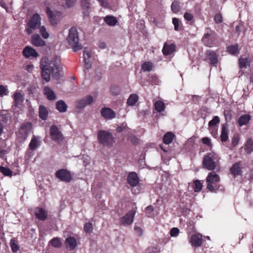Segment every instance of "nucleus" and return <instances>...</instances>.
Returning a JSON list of instances; mask_svg holds the SVG:
<instances>
[{
  "label": "nucleus",
  "mask_w": 253,
  "mask_h": 253,
  "mask_svg": "<svg viewBox=\"0 0 253 253\" xmlns=\"http://www.w3.org/2000/svg\"><path fill=\"white\" fill-rule=\"evenodd\" d=\"M220 177L214 171L210 172L206 178L207 188L212 193L223 191L224 187L219 184Z\"/></svg>",
  "instance_id": "obj_2"
},
{
  "label": "nucleus",
  "mask_w": 253,
  "mask_h": 253,
  "mask_svg": "<svg viewBox=\"0 0 253 253\" xmlns=\"http://www.w3.org/2000/svg\"><path fill=\"white\" fill-rule=\"evenodd\" d=\"M50 134L52 140L60 142L63 139V136L59 131L58 128L55 125L51 126L50 128Z\"/></svg>",
  "instance_id": "obj_11"
},
{
  "label": "nucleus",
  "mask_w": 253,
  "mask_h": 253,
  "mask_svg": "<svg viewBox=\"0 0 253 253\" xmlns=\"http://www.w3.org/2000/svg\"><path fill=\"white\" fill-rule=\"evenodd\" d=\"M35 214L37 218L41 220H45L47 216L46 210L42 208H37L35 210Z\"/></svg>",
  "instance_id": "obj_20"
},
{
  "label": "nucleus",
  "mask_w": 253,
  "mask_h": 253,
  "mask_svg": "<svg viewBox=\"0 0 253 253\" xmlns=\"http://www.w3.org/2000/svg\"><path fill=\"white\" fill-rule=\"evenodd\" d=\"M48 111L45 107L41 105L39 107V116L42 120H46L48 116Z\"/></svg>",
  "instance_id": "obj_31"
},
{
  "label": "nucleus",
  "mask_w": 253,
  "mask_h": 253,
  "mask_svg": "<svg viewBox=\"0 0 253 253\" xmlns=\"http://www.w3.org/2000/svg\"><path fill=\"white\" fill-rule=\"evenodd\" d=\"M219 157L213 152L208 153L203 158V165L209 170H214L218 163Z\"/></svg>",
  "instance_id": "obj_3"
},
{
  "label": "nucleus",
  "mask_w": 253,
  "mask_h": 253,
  "mask_svg": "<svg viewBox=\"0 0 253 253\" xmlns=\"http://www.w3.org/2000/svg\"><path fill=\"white\" fill-rule=\"evenodd\" d=\"M8 117L6 115L0 114V135L3 130V125L7 123Z\"/></svg>",
  "instance_id": "obj_36"
},
{
  "label": "nucleus",
  "mask_w": 253,
  "mask_h": 253,
  "mask_svg": "<svg viewBox=\"0 0 253 253\" xmlns=\"http://www.w3.org/2000/svg\"><path fill=\"white\" fill-rule=\"evenodd\" d=\"M110 90L114 95H117L120 93V90L119 87L113 85L111 87Z\"/></svg>",
  "instance_id": "obj_49"
},
{
  "label": "nucleus",
  "mask_w": 253,
  "mask_h": 253,
  "mask_svg": "<svg viewBox=\"0 0 253 253\" xmlns=\"http://www.w3.org/2000/svg\"><path fill=\"white\" fill-rule=\"evenodd\" d=\"M99 143L104 146H111L113 144V137L110 132L105 130H99L97 134Z\"/></svg>",
  "instance_id": "obj_5"
},
{
  "label": "nucleus",
  "mask_w": 253,
  "mask_h": 253,
  "mask_svg": "<svg viewBox=\"0 0 253 253\" xmlns=\"http://www.w3.org/2000/svg\"><path fill=\"white\" fill-rule=\"evenodd\" d=\"M217 38L218 36L216 33L211 31L210 33H206L204 35L202 41L207 46L212 47L215 45Z\"/></svg>",
  "instance_id": "obj_8"
},
{
  "label": "nucleus",
  "mask_w": 253,
  "mask_h": 253,
  "mask_svg": "<svg viewBox=\"0 0 253 253\" xmlns=\"http://www.w3.org/2000/svg\"><path fill=\"white\" fill-rule=\"evenodd\" d=\"M84 230L86 233H90L92 230V225L91 223H86L84 226Z\"/></svg>",
  "instance_id": "obj_54"
},
{
  "label": "nucleus",
  "mask_w": 253,
  "mask_h": 253,
  "mask_svg": "<svg viewBox=\"0 0 253 253\" xmlns=\"http://www.w3.org/2000/svg\"><path fill=\"white\" fill-rule=\"evenodd\" d=\"M90 1L89 0H81V6L85 16H88L90 9Z\"/></svg>",
  "instance_id": "obj_23"
},
{
  "label": "nucleus",
  "mask_w": 253,
  "mask_h": 253,
  "mask_svg": "<svg viewBox=\"0 0 253 253\" xmlns=\"http://www.w3.org/2000/svg\"><path fill=\"white\" fill-rule=\"evenodd\" d=\"M76 2V0H66V5L68 7H71L74 5Z\"/></svg>",
  "instance_id": "obj_62"
},
{
  "label": "nucleus",
  "mask_w": 253,
  "mask_h": 253,
  "mask_svg": "<svg viewBox=\"0 0 253 253\" xmlns=\"http://www.w3.org/2000/svg\"><path fill=\"white\" fill-rule=\"evenodd\" d=\"M220 137L222 142H225L228 139V129L227 124H223L222 126Z\"/></svg>",
  "instance_id": "obj_27"
},
{
  "label": "nucleus",
  "mask_w": 253,
  "mask_h": 253,
  "mask_svg": "<svg viewBox=\"0 0 253 253\" xmlns=\"http://www.w3.org/2000/svg\"><path fill=\"white\" fill-rule=\"evenodd\" d=\"M172 23L174 25V28L175 31L179 30V21L178 18H173Z\"/></svg>",
  "instance_id": "obj_53"
},
{
  "label": "nucleus",
  "mask_w": 253,
  "mask_h": 253,
  "mask_svg": "<svg viewBox=\"0 0 253 253\" xmlns=\"http://www.w3.org/2000/svg\"><path fill=\"white\" fill-rule=\"evenodd\" d=\"M155 108L158 112L160 113L165 110V104L163 101L158 100L155 103Z\"/></svg>",
  "instance_id": "obj_37"
},
{
  "label": "nucleus",
  "mask_w": 253,
  "mask_h": 253,
  "mask_svg": "<svg viewBox=\"0 0 253 253\" xmlns=\"http://www.w3.org/2000/svg\"><path fill=\"white\" fill-rule=\"evenodd\" d=\"M41 24V18L40 15L36 13L34 14L27 23L28 28L26 32L28 34L30 35L33 33L32 30H36L39 28Z\"/></svg>",
  "instance_id": "obj_6"
},
{
  "label": "nucleus",
  "mask_w": 253,
  "mask_h": 253,
  "mask_svg": "<svg viewBox=\"0 0 253 253\" xmlns=\"http://www.w3.org/2000/svg\"><path fill=\"white\" fill-rule=\"evenodd\" d=\"M91 57V53L89 49L85 48L84 51V60H89Z\"/></svg>",
  "instance_id": "obj_48"
},
{
  "label": "nucleus",
  "mask_w": 253,
  "mask_h": 253,
  "mask_svg": "<svg viewBox=\"0 0 253 253\" xmlns=\"http://www.w3.org/2000/svg\"><path fill=\"white\" fill-rule=\"evenodd\" d=\"M41 137L34 135L29 144L30 149L35 150L41 145Z\"/></svg>",
  "instance_id": "obj_21"
},
{
  "label": "nucleus",
  "mask_w": 253,
  "mask_h": 253,
  "mask_svg": "<svg viewBox=\"0 0 253 253\" xmlns=\"http://www.w3.org/2000/svg\"><path fill=\"white\" fill-rule=\"evenodd\" d=\"M209 129L214 137L217 136V129L215 126H209Z\"/></svg>",
  "instance_id": "obj_52"
},
{
  "label": "nucleus",
  "mask_w": 253,
  "mask_h": 253,
  "mask_svg": "<svg viewBox=\"0 0 253 253\" xmlns=\"http://www.w3.org/2000/svg\"><path fill=\"white\" fill-rule=\"evenodd\" d=\"M189 242L194 247H199L203 244L202 235L199 233L192 234L189 238Z\"/></svg>",
  "instance_id": "obj_12"
},
{
  "label": "nucleus",
  "mask_w": 253,
  "mask_h": 253,
  "mask_svg": "<svg viewBox=\"0 0 253 253\" xmlns=\"http://www.w3.org/2000/svg\"><path fill=\"white\" fill-rule=\"evenodd\" d=\"M193 187L195 192H199L202 189L203 183L199 180H195L193 182Z\"/></svg>",
  "instance_id": "obj_38"
},
{
  "label": "nucleus",
  "mask_w": 253,
  "mask_h": 253,
  "mask_svg": "<svg viewBox=\"0 0 253 253\" xmlns=\"http://www.w3.org/2000/svg\"><path fill=\"white\" fill-rule=\"evenodd\" d=\"M65 244L68 249L73 250L77 246V242L74 237H69L66 239Z\"/></svg>",
  "instance_id": "obj_26"
},
{
  "label": "nucleus",
  "mask_w": 253,
  "mask_h": 253,
  "mask_svg": "<svg viewBox=\"0 0 253 253\" xmlns=\"http://www.w3.org/2000/svg\"><path fill=\"white\" fill-rule=\"evenodd\" d=\"M171 8L173 13H178L181 9L179 2L177 1H174L171 4Z\"/></svg>",
  "instance_id": "obj_42"
},
{
  "label": "nucleus",
  "mask_w": 253,
  "mask_h": 253,
  "mask_svg": "<svg viewBox=\"0 0 253 253\" xmlns=\"http://www.w3.org/2000/svg\"><path fill=\"white\" fill-rule=\"evenodd\" d=\"M230 172L235 176L241 174V169L240 168V163H236L234 164L230 169Z\"/></svg>",
  "instance_id": "obj_28"
},
{
  "label": "nucleus",
  "mask_w": 253,
  "mask_h": 253,
  "mask_svg": "<svg viewBox=\"0 0 253 253\" xmlns=\"http://www.w3.org/2000/svg\"><path fill=\"white\" fill-rule=\"evenodd\" d=\"M202 142L204 144L210 146L211 145V139L209 137H204L202 138Z\"/></svg>",
  "instance_id": "obj_61"
},
{
  "label": "nucleus",
  "mask_w": 253,
  "mask_h": 253,
  "mask_svg": "<svg viewBox=\"0 0 253 253\" xmlns=\"http://www.w3.org/2000/svg\"><path fill=\"white\" fill-rule=\"evenodd\" d=\"M43 91L48 100H52L55 99L56 96L54 92L48 86L44 87Z\"/></svg>",
  "instance_id": "obj_30"
},
{
  "label": "nucleus",
  "mask_w": 253,
  "mask_h": 253,
  "mask_svg": "<svg viewBox=\"0 0 253 253\" xmlns=\"http://www.w3.org/2000/svg\"><path fill=\"white\" fill-rule=\"evenodd\" d=\"M239 136L238 135H234L232 139V144L233 146H237L239 143Z\"/></svg>",
  "instance_id": "obj_59"
},
{
  "label": "nucleus",
  "mask_w": 253,
  "mask_h": 253,
  "mask_svg": "<svg viewBox=\"0 0 253 253\" xmlns=\"http://www.w3.org/2000/svg\"><path fill=\"white\" fill-rule=\"evenodd\" d=\"M134 230L135 234L137 235L138 236H142L143 233V230L141 228L135 226L134 227Z\"/></svg>",
  "instance_id": "obj_55"
},
{
  "label": "nucleus",
  "mask_w": 253,
  "mask_h": 253,
  "mask_svg": "<svg viewBox=\"0 0 253 253\" xmlns=\"http://www.w3.org/2000/svg\"><path fill=\"white\" fill-rule=\"evenodd\" d=\"M13 99L12 107L18 108L21 106L24 100L23 94L20 91H16L12 96Z\"/></svg>",
  "instance_id": "obj_13"
},
{
  "label": "nucleus",
  "mask_w": 253,
  "mask_h": 253,
  "mask_svg": "<svg viewBox=\"0 0 253 253\" xmlns=\"http://www.w3.org/2000/svg\"><path fill=\"white\" fill-rule=\"evenodd\" d=\"M23 55L26 58L30 57H37L39 56L38 52L30 46H26L23 50Z\"/></svg>",
  "instance_id": "obj_19"
},
{
  "label": "nucleus",
  "mask_w": 253,
  "mask_h": 253,
  "mask_svg": "<svg viewBox=\"0 0 253 253\" xmlns=\"http://www.w3.org/2000/svg\"><path fill=\"white\" fill-rule=\"evenodd\" d=\"M82 160L83 161V164L85 167H87L90 163V158L87 156H84L82 157Z\"/></svg>",
  "instance_id": "obj_50"
},
{
  "label": "nucleus",
  "mask_w": 253,
  "mask_h": 253,
  "mask_svg": "<svg viewBox=\"0 0 253 253\" xmlns=\"http://www.w3.org/2000/svg\"><path fill=\"white\" fill-rule=\"evenodd\" d=\"M50 243L55 248H59L62 245L61 242L59 238H54L50 241Z\"/></svg>",
  "instance_id": "obj_44"
},
{
  "label": "nucleus",
  "mask_w": 253,
  "mask_h": 253,
  "mask_svg": "<svg viewBox=\"0 0 253 253\" xmlns=\"http://www.w3.org/2000/svg\"><path fill=\"white\" fill-rule=\"evenodd\" d=\"M153 67V64L152 62L147 61L143 63L141 66L142 69L144 71L150 72Z\"/></svg>",
  "instance_id": "obj_41"
},
{
  "label": "nucleus",
  "mask_w": 253,
  "mask_h": 253,
  "mask_svg": "<svg viewBox=\"0 0 253 253\" xmlns=\"http://www.w3.org/2000/svg\"><path fill=\"white\" fill-rule=\"evenodd\" d=\"M67 41L74 51L82 48V45L79 42L78 32L76 28L72 27L70 29Z\"/></svg>",
  "instance_id": "obj_4"
},
{
  "label": "nucleus",
  "mask_w": 253,
  "mask_h": 253,
  "mask_svg": "<svg viewBox=\"0 0 253 253\" xmlns=\"http://www.w3.org/2000/svg\"><path fill=\"white\" fill-rule=\"evenodd\" d=\"M193 15L189 12H185L184 14V19L187 21H191L193 18Z\"/></svg>",
  "instance_id": "obj_60"
},
{
  "label": "nucleus",
  "mask_w": 253,
  "mask_h": 253,
  "mask_svg": "<svg viewBox=\"0 0 253 253\" xmlns=\"http://www.w3.org/2000/svg\"><path fill=\"white\" fill-rule=\"evenodd\" d=\"M100 3V5L104 8H109L110 5L108 0H97Z\"/></svg>",
  "instance_id": "obj_58"
},
{
  "label": "nucleus",
  "mask_w": 253,
  "mask_h": 253,
  "mask_svg": "<svg viewBox=\"0 0 253 253\" xmlns=\"http://www.w3.org/2000/svg\"><path fill=\"white\" fill-rule=\"evenodd\" d=\"M46 12L50 23L52 26L56 25L62 18L60 12L57 11L53 12L48 7L46 8Z\"/></svg>",
  "instance_id": "obj_9"
},
{
  "label": "nucleus",
  "mask_w": 253,
  "mask_h": 253,
  "mask_svg": "<svg viewBox=\"0 0 253 253\" xmlns=\"http://www.w3.org/2000/svg\"><path fill=\"white\" fill-rule=\"evenodd\" d=\"M10 245L13 252L15 253L19 250V246L15 238H12L10 240Z\"/></svg>",
  "instance_id": "obj_43"
},
{
  "label": "nucleus",
  "mask_w": 253,
  "mask_h": 253,
  "mask_svg": "<svg viewBox=\"0 0 253 253\" xmlns=\"http://www.w3.org/2000/svg\"><path fill=\"white\" fill-rule=\"evenodd\" d=\"M227 50L229 53L232 55H238L239 53L238 46L237 44L231 45L227 47Z\"/></svg>",
  "instance_id": "obj_39"
},
{
  "label": "nucleus",
  "mask_w": 253,
  "mask_h": 253,
  "mask_svg": "<svg viewBox=\"0 0 253 253\" xmlns=\"http://www.w3.org/2000/svg\"><path fill=\"white\" fill-rule=\"evenodd\" d=\"M93 101V97L91 95H87L77 101V107L80 109L84 108L87 105L91 104Z\"/></svg>",
  "instance_id": "obj_15"
},
{
  "label": "nucleus",
  "mask_w": 253,
  "mask_h": 253,
  "mask_svg": "<svg viewBox=\"0 0 253 253\" xmlns=\"http://www.w3.org/2000/svg\"><path fill=\"white\" fill-rule=\"evenodd\" d=\"M0 171L5 176H9L12 174L11 170L7 168L1 167L0 168Z\"/></svg>",
  "instance_id": "obj_47"
},
{
  "label": "nucleus",
  "mask_w": 253,
  "mask_h": 253,
  "mask_svg": "<svg viewBox=\"0 0 253 253\" xmlns=\"http://www.w3.org/2000/svg\"><path fill=\"white\" fill-rule=\"evenodd\" d=\"M32 43L36 46H42L45 45V42L42 39L39 34H34L31 38Z\"/></svg>",
  "instance_id": "obj_22"
},
{
  "label": "nucleus",
  "mask_w": 253,
  "mask_h": 253,
  "mask_svg": "<svg viewBox=\"0 0 253 253\" xmlns=\"http://www.w3.org/2000/svg\"><path fill=\"white\" fill-rule=\"evenodd\" d=\"M145 253H158L157 249L154 247L149 248Z\"/></svg>",
  "instance_id": "obj_63"
},
{
  "label": "nucleus",
  "mask_w": 253,
  "mask_h": 253,
  "mask_svg": "<svg viewBox=\"0 0 253 253\" xmlns=\"http://www.w3.org/2000/svg\"><path fill=\"white\" fill-rule=\"evenodd\" d=\"M174 134L171 132L166 133L163 137L164 143L166 144H170L173 138Z\"/></svg>",
  "instance_id": "obj_35"
},
{
  "label": "nucleus",
  "mask_w": 253,
  "mask_h": 253,
  "mask_svg": "<svg viewBox=\"0 0 253 253\" xmlns=\"http://www.w3.org/2000/svg\"><path fill=\"white\" fill-rule=\"evenodd\" d=\"M179 233L178 228L174 227L170 231V235L171 237H177Z\"/></svg>",
  "instance_id": "obj_56"
},
{
  "label": "nucleus",
  "mask_w": 253,
  "mask_h": 253,
  "mask_svg": "<svg viewBox=\"0 0 253 253\" xmlns=\"http://www.w3.org/2000/svg\"><path fill=\"white\" fill-rule=\"evenodd\" d=\"M214 20L216 24L221 23L222 22V17L220 13H217L215 14Z\"/></svg>",
  "instance_id": "obj_57"
},
{
  "label": "nucleus",
  "mask_w": 253,
  "mask_h": 253,
  "mask_svg": "<svg viewBox=\"0 0 253 253\" xmlns=\"http://www.w3.org/2000/svg\"><path fill=\"white\" fill-rule=\"evenodd\" d=\"M8 92L6 86L0 85V96H2L4 95H8Z\"/></svg>",
  "instance_id": "obj_51"
},
{
  "label": "nucleus",
  "mask_w": 253,
  "mask_h": 253,
  "mask_svg": "<svg viewBox=\"0 0 253 253\" xmlns=\"http://www.w3.org/2000/svg\"><path fill=\"white\" fill-rule=\"evenodd\" d=\"M245 149L248 153L253 151V141L252 139L250 138L247 140Z\"/></svg>",
  "instance_id": "obj_40"
},
{
  "label": "nucleus",
  "mask_w": 253,
  "mask_h": 253,
  "mask_svg": "<svg viewBox=\"0 0 253 253\" xmlns=\"http://www.w3.org/2000/svg\"><path fill=\"white\" fill-rule=\"evenodd\" d=\"M206 55V59L209 62L210 64L216 66L218 61V56L216 53L213 51L208 50L207 51Z\"/></svg>",
  "instance_id": "obj_16"
},
{
  "label": "nucleus",
  "mask_w": 253,
  "mask_h": 253,
  "mask_svg": "<svg viewBox=\"0 0 253 253\" xmlns=\"http://www.w3.org/2000/svg\"><path fill=\"white\" fill-rule=\"evenodd\" d=\"M154 210L153 207L152 206H149L145 209L146 212L150 213H151Z\"/></svg>",
  "instance_id": "obj_64"
},
{
  "label": "nucleus",
  "mask_w": 253,
  "mask_h": 253,
  "mask_svg": "<svg viewBox=\"0 0 253 253\" xmlns=\"http://www.w3.org/2000/svg\"><path fill=\"white\" fill-rule=\"evenodd\" d=\"M101 114L103 117L107 120H112L116 117V113L109 108H102L101 110Z\"/></svg>",
  "instance_id": "obj_17"
},
{
  "label": "nucleus",
  "mask_w": 253,
  "mask_h": 253,
  "mask_svg": "<svg viewBox=\"0 0 253 253\" xmlns=\"http://www.w3.org/2000/svg\"><path fill=\"white\" fill-rule=\"evenodd\" d=\"M104 21L110 26H115L118 22L116 17L110 15L104 18Z\"/></svg>",
  "instance_id": "obj_33"
},
{
  "label": "nucleus",
  "mask_w": 253,
  "mask_h": 253,
  "mask_svg": "<svg viewBox=\"0 0 253 253\" xmlns=\"http://www.w3.org/2000/svg\"><path fill=\"white\" fill-rule=\"evenodd\" d=\"M56 109L60 112H65L67 109V106L63 100H59L56 102Z\"/></svg>",
  "instance_id": "obj_32"
},
{
  "label": "nucleus",
  "mask_w": 253,
  "mask_h": 253,
  "mask_svg": "<svg viewBox=\"0 0 253 253\" xmlns=\"http://www.w3.org/2000/svg\"><path fill=\"white\" fill-rule=\"evenodd\" d=\"M56 177L61 181L69 182L71 180L72 176L70 173L65 169H61L56 171Z\"/></svg>",
  "instance_id": "obj_14"
},
{
  "label": "nucleus",
  "mask_w": 253,
  "mask_h": 253,
  "mask_svg": "<svg viewBox=\"0 0 253 253\" xmlns=\"http://www.w3.org/2000/svg\"><path fill=\"white\" fill-rule=\"evenodd\" d=\"M135 211L131 210L126 213L120 219V224L124 226H128L132 224L133 221Z\"/></svg>",
  "instance_id": "obj_10"
},
{
  "label": "nucleus",
  "mask_w": 253,
  "mask_h": 253,
  "mask_svg": "<svg viewBox=\"0 0 253 253\" xmlns=\"http://www.w3.org/2000/svg\"><path fill=\"white\" fill-rule=\"evenodd\" d=\"M138 96L135 94H131L129 95L127 100V104L129 106H133L138 101Z\"/></svg>",
  "instance_id": "obj_34"
},
{
  "label": "nucleus",
  "mask_w": 253,
  "mask_h": 253,
  "mask_svg": "<svg viewBox=\"0 0 253 253\" xmlns=\"http://www.w3.org/2000/svg\"><path fill=\"white\" fill-rule=\"evenodd\" d=\"M175 49V45L173 43L168 44L165 43L163 48V53L165 55H169L172 54Z\"/></svg>",
  "instance_id": "obj_24"
},
{
  "label": "nucleus",
  "mask_w": 253,
  "mask_h": 253,
  "mask_svg": "<svg viewBox=\"0 0 253 253\" xmlns=\"http://www.w3.org/2000/svg\"><path fill=\"white\" fill-rule=\"evenodd\" d=\"M32 129V124L30 123L24 124L17 133V138L19 141L23 142L25 140L30 134Z\"/></svg>",
  "instance_id": "obj_7"
},
{
  "label": "nucleus",
  "mask_w": 253,
  "mask_h": 253,
  "mask_svg": "<svg viewBox=\"0 0 253 253\" xmlns=\"http://www.w3.org/2000/svg\"><path fill=\"white\" fill-rule=\"evenodd\" d=\"M251 120V116L249 115H242L238 120V123L240 126L247 125Z\"/></svg>",
  "instance_id": "obj_29"
},
{
  "label": "nucleus",
  "mask_w": 253,
  "mask_h": 253,
  "mask_svg": "<svg viewBox=\"0 0 253 253\" xmlns=\"http://www.w3.org/2000/svg\"><path fill=\"white\" fill-rule=\"evenodd\" d=\"M127 183L132 187L136 186L139 183V178L135 172H130L127 178Z\"/></svg>",
  "instance_id": "obj_18"
},
{
  "label": "nucleus",
  "mask_w": 253,
  "mask_h": 253,
  "mask_svg": "<svg viewBox=\"0 0 253 253\" xmlns=\"http://www.w3.org/2000/svg\"><path fill=\"white\" fill-rule=\"evenodd\" d=\"M40 32L44 39H47L49 37V34L47 32L45 27L44 26H40Z\"/></svg>",
  "instance_id": "obj_45"
},
{
  "label": "nucleus",
  "mask_w": 253,
  "mask_h": 253,
  "mask_svg": "<svg viewBox=\"0 0 253 253\" xmlns=\"http://www.w3.org/2000/svg\"><path fill=\"white\" fill-rule=\"evenodd\" d=\"M252 58L251 57L248 56L246 57H241L239 59V64L240 68H247L248 66H250V64L252 62Z\"/></svg>",
  "instance_id": "obj_25"
},
{
  "label": "nucleus",
  "mask_w": 253,
  "mask_h": 253,
  "mask_svg": "<svg viewBox=\"0 0 253 253\" xmlns=\"http://www.w3.org/2000/svg\"><path fill=\"white\" fill-rule=\"evenodd\" d=\"M60 61L56 58H53L48 61L45 58H42L41 61V68L42 70V79L48 82L50 79V73L53 78L58 80L60 78Z\"/></svg>",
  "instance_id": "obj_1"
},
{
  "label": "nucleus",
  "mask_w": 253,
  "mask_h": 253,
  "mask_svg": "<svg viewBox=\"0 0 253 253\" xmlns=\"http://www.w3.org/2000/svg\"><path fill=\"white\" fill-rule=\"evenodd\" d=\"M220 122L219 119L217 116H214L213 118L209 122V126H214Z\"/></svg>",
  "instance_id": "obj_46"
}]
</instances>
